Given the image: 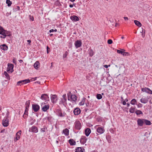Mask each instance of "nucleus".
Segmentation results:
<instances>
[{"label": "nucleus", "mask_w": 152, "mask_h": 152, "mask_svg": "<svg viewBox=\"0 0 152 152\" xmlns=\"http://www.w3.org/2000/svg\"><path fill=\"white\" fill-rule=\"evenodd\" d=\"M110 66V65H104V67L105 68H108V66Z\"/></svg>", "instance_id": "obj_57"}, {"label": "nucleus", "mask_w": 152, "mask_h": 152, "mask_svg": "<svg viewBox=\"0 0 152 152\" xmlns=\"http://www.w3.org/2000/svg\"><path fill=\"white\" fill-rule=\"evenodd\" d=\"M96 131L100 134L103 133L105 131V129L104 128L99 127L96 129Z\"/></svg>", "instance_id": "obj_16"}, {"label": "nucleus", "mask_w": 152, "mask_h": 152, "mask_svg": "<svg viewBox=\"0 0 152 152\" xmlns=\"http://www.w3.org/2000/svg\"><path fill=\"white\" fill-rule=\"evenodd\" d=\"M135 108L134 107H132L129 109V112L131 113H133L135 111Z\"/></svg>", "instance_id": "obj_41"}, {"label": "nucleus", "mask_w": 152, "mask_h": 152, "mask_svg": "<svg viewBox=\"0 0 152 152\" xmlns=\"http://www.w3.org/2000/svg\"><path fill=\"white\" fill-rule=\"evenodd\" d=\"M55 4L56 5L58 6H60L61 5V4L59 1L58 0H56L55 2Z\"/></svg>", "instance_id": "obj_39"}, {"label": "nucleus", "mask_w": 152, "mask_h": 152, "mask_svg": "<svg viewBox=\"0 0 152 152\" xmlns=\"http://www.w3.org/2000/svg\"><path fill=\"white\" fill-rule=\"evenodd\" d=\"M41 106L42 110L44 112L46 111L49 108V104L46 105V104L45 102H42L41 103Z\"/></svg>", "instance_id": "obj_1"}, {"label": "nucleus", "mask_w": 152, "mask_h": 152, "mask_svg": "<svg viewBox=\"0 0 152 152\" xmlns=\"http://www.w3.org/2000/svg\"><path fill=\"white\" fill-rule=\"evenodd\" d=\"M75 152H84V149L83 147H77L75 150Z\"/></svg>", "instance_id": "obj_21"}, {"label": "nucleus", "mask_w": 152, "mask_h": 152, "mask_svg": "<svg viewBox=\"0 0 152 152\" xmlns=\"http://www.w3.org/2000/svg\"><path fill=\"white\" fill-rule=\"evenodd\" d=\"M47 53L48 54L50 52V48H49V47L47 46Z\"/></svg>", "instance_id": "obj_51"}, {"label": "nucleus", "mask_w": 152, "mask_h": 152, "mask_svg": "<svg viewBox=\"0 0 152 152\" xmlns=\"http://www.w3.org/2000/svg\"><path fill=\"white\" fill-rule=\"evenodd\" d=\"M89 55L90 56L92 57L94 55V52L92 49H90L89 52Z\"/></svg>", "instance_id": "obj_44"}, {"label": "nucleus", "mask_w": 152, "mask_h": 152, "mask_svg": "<svg viewBox=\"0 0 152 152\" xmlns=\"http://www.w3.org/2000/svg\"><path fill=\"white\" fill-rule=\"evenodd\" d=\"M28 108L25 107V110L24 112V115H23V117L24 118H27V116L28 115Z\"/></svg>", "instance_id": "obj_23"}, {"label": "nucleus", "mask_w": 152, "mask_h": 152, "mask_svg": "<svg viewBox=\"0 0 152 152\" xmlns=\"http://www.w3.org/2000/svg\"><path fill=\"white\" fill-rule=\"evenodd\" d=\"M117 52L120 54H121L123 55L124 52L122 51L121 50H117Z\"/></svg>", "instance_id": "obj_50"}, {"label": "nucleus", "mask_w": 152, "mask_h": 152, "mask_svg": "<svg viewBox=\"0 0 152 152\" xmlns=\"http://www.w3.org/2000/svg\"><path fill=\"white\" fill-rule=\"evenodd\" d=\"M137 106L138 107H142V104L140 103L139 104H138L137 105Z\"/></svg>", "instance_id": "obj_61"}, {"label": "nucleus", "mask_w": 152, "mask_h": 152, "mask_svg": "<svg viewBox=\"0 0 152 152\" xmlns=\"http://www.w3.org/2000/svg\"><path fill=\"white\" fill-rule=\"evenodd\" d=\"M47 130V128L46 126H43V128H41L40 130V132H44L46 130Z\"/></svg>", "instance_id": "obj_36"}, {"label": "nucleus", "mask_w": 152, "mask_h": 152, "mask_svg": "<svg viewBox=\"0 0 152 152\" xmlns=\"http://www.w3.org/2000/svg\"><path fill=\"white\" fill-rule=\"evenodd\" d=\"M30 82V80L28 79H25L20 80L18 81L17 83V85L18 86H21L22 85L26 84L27 83H29Z\"/></svg>", "instance_id": "obj_4"}, {"label": "nucleus", "mask_w": 152, "mask_h": 152, "mask_svg": "<svg viewBox=\"0 0 152 152\" xmlns=\"http://www.w3.org/2000/svg\"><path fill=\"white\" fill-rule=\"evenodd\" d=\"M134 22L135 25L139 27H140L142 26L141 23L139 21L137 20H134Z\"/></svg>", "instance_id": "obj_32"}, {"label": "nucleus", "mask_w": 152, "mask_h": 152, "mask_svg": "<svg viewBox=\"0 0 152 152\" xmlns=\"http://www.w3.org/2000/svg\"><path fill=\"white\" fill-rule=\"evenodd\" d=\"M96 98L98 99H100L102 98V96L100 94H97L96 96Z\"/></svg>", "instance_id": "obj_43"}, {"label": "nucleus", "mask_w": 152, "mask_h": 152, "mask_svg": "<svg viewBox=\"0 0 152 152\" xmlns=\"http://www.w3.org/2000/svg\"><path fill=\"white\" fill-rule=\"evenodd\" d=\"M40 63L38 61H37L34 64V67L36 69H37L40 66Z\"/></svg>", "instance_id": "obj_29"}, {"label": "nucleus", "mask_w": 152, "mask_h": 152, "mask_svg": "<svg viewBox=\"0 0 152 152\" xmlns=\"http://www.w3.org/2000/svg\"><path fill=\"white\" fill-rule=\"evenodd\" d=\"M29 17L30 20H31L32 21H34V18L33 16H31V15H29Z\"/></svg>", "instance_id": "obj_48"}, {"label": "nucleus", "mask_w": 152, "mask_h": 152, "mask_svg": "<svg viewBox=\"0 0 152 152\" xmlns=\"http://www.w3.org/2000/svg\"><path fill=\"white\" fill-rule=\"evenodd\" d=\"M1 49L4 50H7L8 49V46L5 44H3L0 46Z\"/></svg>", "instance_id": "obj_25"}, {"label": "nucleus", "mask_w": 152, "mask_h": 152, "mask_svg": "<svg viewBox=\"0 0 152 152\" xmlns=\"http://www.w3.org/2000/svg\"><path fill=\"white\" fill-rule=\"evenodd\" d=\"M30 100H28L26 102L25 104V107H27V108H29L30 104Z\"/></svg>", "instance_id": "obj_37"}, {"label": "nucleus", "mask_w": 152, "mask_h": 152, "mask_svg": "<svg viewBox=\"0 0 152 152\" xmlns=\"http://www.w3.org/2000/svg\"><path fill=\"white\" fill-rule=\"evenodd\" d=\"M141 91L143 92H145L148 94H152V91L148 88L147 87L142 88Z\"/></svg>", "instance_id": "obj_8"}, {"label": "nucleus", "mask_w": 152, "mask_h": 152, "mask_svg": "<svg viewBox=\"0 0 152 152\" xmlns=\"http://www.w3.org/2000/svg\"><path fill=\"white\" fill-rule=\"evenodd\" d=\"M144 123L146 125H150L151 124V121L148 120L144 119Z\"/></svg>", "instance_id": "obj_30"}, {"label": "nucleus", "mask_w": 152, "mask_h": 152, "mask_svg": "<svg viewBox=\"0 0 152 152\" xmlns=\"http://www.w3.org/2000/svg\"><path fill=\"white\" fill-rule=\"evenodd\" d=\"M63 99H61V102L62 103H64L66 101V94H64L63 95Z\"/></svg>", "instance_id": "obj_31"}, {"label": "nucleus", "mask_w": 152, "mask_h": 152, "mask_svg": "<svg viewBox=\"0 0 152 152\" xmlns=\"http://www.w3.org/2000/svg\"><path fill=\"white\" fill-rule=\"evenodd\" d=\"M31 121H32L30 123V124L31 125H32L36 121V120L35 119H33V118H32L31 119Z\"/></svg>", "instance_id": "obj_46"}, {"label": "nucleus", "mask_w": 152, "mask_h": 152, "mask_svg": "<svg viewBox=\"0 0 152 152\" xmlns=\"http://www.w3.org/2000/svg\"><path fill=\"white\" fill-rule=\"evenodd\" d=\"M75 4H70L69 5V6L70 7L72 8L73 7V6H75Z\"/></svg>", "instance_id": "obj_55"}, {"label": "nucleus", "mask_w": 152, "mask_h": 152, "mask_svg": "<svg viewBox=\"0 0 152 152\" xmlns=\"http://www.w3.org/2000/svg\"><path fill=\"white\" fill-rule=\"evenodd\" d=\"M27 41L28 42V44H29V45H30V43L31 42V41L30 40H27Z\"/></svg>", "instance_id": "obj_59"}, {"label": "nucleus", "mask_w": 152, "mask_h": 152, "mask_svg": "<svg viewBox=\"0 0 152 152\" xmlns=\"http://www.w3.org/2000/svg\"><path fill=\"white\" fill-rule=\"evenodd\" d=\"M82 45L81 40H78L76 41L75 43V45L76 48H77L80 47Z\"/></svg>", "instance_id": "obj_11"}, {"label": "nucleus", "mask_w": 152, "mask_h": 152, "mask_svg": "<svg viewBox=\"0 0 152 152\" xmlns=\"http://www.w3.org/2000/svg\"><path fill=\"white\" fill-rule=\"evenodd\" d=\"M68 54V53L67 51H66L65 52V53L63 55V58H65L66 57Z\"/></svg>", "instance_id": "obj_45"}, {"label": "nucleus", "mask_w": 152, "mask_h": 152, "mask_svg": "<svg viewBox=\"0 0 152 152\" xmlns=\"http://www.w3.org/2000/svg\"><path fill=\"white\" fill-rule=\"evenodd\" d=\"M0 37L1 38L5 39L6 38V36L4 35H2V36H1Z\"/></svg>", "instance_id": "obj_56"}, {"label": "nucleus", "mask_w": 152, "mask_h": 152, "mask_svg": "<svg viewBox=\"0 0 152 152\" xmlns=\"http://www.w3.org/2000/svg\"><path fill=\"white\" fill-rule=\"evenodd\" d=\"M110 131L112 133H114V130L113 129H110Z\"/></svg>", "instance_id": "obj_62"}, {"label": "nucleus", "mask_w": 152, "mask_h": 152, "mask_svg": "<svg viewBox=\"0 0 152 152\" xmlns=\"http://www.w3.org/2000/svg\"><path fill=\"white\" fill-rule=\"evenodd\" d=\"M135 113L137 115H139L140 114H143L142 112L140 110H137Z\"/></svg>", "instance_id": "obj_38"}, {"label": "nucleus", "mask_w": 152, "mask_h": 152, "mask_svg": "<svg viewBox=\"0 0 152 152\" xmlns=\"http://www.w3.org/2000/svg\"><path fill=\"white\" fill-rule=\"evenodd\" d=\"M6 3L7 4L8 7H10L12 4V1H10V0H6Z\"/></svg>", "instance_id": "obj_40"}, {"label": "nucleus", "mask_w": 152, "mask_h": 152, "mask_svg": "<svg viewBox=\"0 0 152 152\" xmlns=\"http://www.w3.org/2000/svg\"><path fill=\"white\" fill-rule=\"evenodd\" d=\"M8 115H7L5 119H4L2 121L3 125L5 127H7L9 125V120L8 119Z\"/></svg>", "instance_id": "obj_7"}, {"label": "nucleus", "mask_w": 152, "mask_h": 152, "mask_svg": "<svg viewBox=\"0 0 152 152\" xmlns=\"http://www.w3.org/2000/svg\"><path fill=\"white\" fill-rule=\"evenodd\" d=\"M40 98L43 100H45L46 101H49V98L47 94H43L41 96Z\"/></svg>", "instance_id": "obj_9"}, {"label": "nucleus", "mask_w": 152, "mask_h": 152, "mask_svg": "<svg viewBox=\"0 0 152 152\" xmlns=\"http://www.w3.org/2000/svg\"><path fill=\"white\" fill-rule=\"evenodd\" d=\"M70 18L72 21L75 22L78 21L79 20V17L76 15L72 16Z\"/></svg>", "instance_id": "obj_18"}, {"label": "nucleus", "mask_w": 152, "mask_h": 152, "mask_svg": "<svg viewBox=\"0 0 152 152\" xmlns=\"http://www.w3.org/2000/svg\"><path fill=\"white\" fill-rule=\"evenodd\" d=\"M87 140V137L85 136H82L80 140V143L82 144H85Z\"/></svg>", "instance_id": "obj_14"}, {"label": "nucleus", "mask_w": 152, "mask_h": 152, "mask_svg": "<svg viewBox=\"0 0 152 152\" xmlns=\"http://www.w3.org/2000/svg\"><path fill=\"white\" fill-rule=\"evenodd\" d=\"M91 132V129L89 128H87L85 129V134L87 137L89 135Z\"/></svg>", "instance_id": "obj_19"}, {"label": "nucleus", "mask_w": 152, "mask_h": 152, "mask_svg": "<svg viewBox=\"0 0 152 152\" xmlns=\"http://www.w3.org/2000/svg\"><path fill=\"white\" fill-rule=\"evenodd\" d=\"M86 99V98H85V97L83 98L82 101L80 102L79 104L80 105H83L85 104V102Z\"/></svg>", "instance_id": "obj_34"}, {"label": "nucleus", "mask_w": 152, "mask_h": 152, "mask_svg": "<svg viewBox=\"0 0 152 152\" xmlns=\"http://www.w3.org/2000/svg\"><path fill=\"white\" fill-rule=\"evenodd\" d=\"M14 65L12 64L8 63V67L7 69V71L8 73H12L13 71V68Z\"/></svg>", "instance_id": "obj_2"}, {"label": "nucleus", "mask_w": 152, "mask_h": 152, "mask_svg": "<svg viewBox=\"0 0 152 152\" xmlns=\"http://www.w3.org/2000/svg\"><path fill=\"white\" fill-rule=\"evenodd\" d=\"M144 119H138L137 120V123L138 126H142L144 123Z\"/></svg>", "instance_id": "obj_15"}, {"label": "nucleus", "mask_w": 152, "mask_h": 152, "mask_svg": "<svg viewBox=\"0 0 152 152\" xmlns=\"http://www.w3.org/2000/svg\"><path fill=\"white\" fill-rule=\"evenodd\" d=\"M67 95L68 100H71L74 102H75L77 100V97L74 94L71 95L70 96L68 94Z\"/></svg>", "instance_id": "obj_6"}, {"label": "nucleus", "mask_w": 152, "mask_h": 152, "mask_svg": "<svg viewBox=\"0 0 152 152\" xmlns=\"http://www.w3.org/2000/svg\"><path fill=\"white\" fill-rule=\"evenodd\" d=\"M86 106L88 107L89 106L90 107V106L89 105V102H88L87 103H86Z\"/></svg>", "instance_id": "obj_54"}, {"label": "nucleus", "mask_w": 152, "mask_h": 152, "mask_svg": "<svg viewBox=\"0 0 152 152\" xmlns=\"http://www.w3.org/2000/svg\"><path fill=\"white\" fill-rule=\"evenodd\" d=\"M40 108V106L38 104L35 103L32 104V109L34 112H37L38 111Z\"/></svg>", "instance_id": "obj_3"}, {"label": "nucleus", "mask_w": 152, "mask_h": 152, "mask_svg": "<svg viewBox=\"0 0 152 152\" xmlns=\"http://www.w3.org/2000/svg\"><path fill=\"white\" fill-rule=\"evenodd\" d=\"M106 139L109 143L111 142V136L109 134L106 136Z\"/></svg>", "instance_id": "obj_28"}, {"label": "nucleus", "mask_w": 152, "mask_h": 152, "mask_svg": "<svg viewBox=\"0 0 152 152\" xmlns=\"http://www.w3.org/2000/svg\"><path fill=\"white\" fill-rule=\"evenodd\" d=\"M16 9L17 10H20V7L18 6H17L16 7Z\"/></svg>", "instance_id": "obj_60"}, {"label": "nucleus", "mask_w": 152, "mask_h": 152, "mask_svg": "<svg viewBox=\"0 0 152 152\" xmlns=\"http://www.w3.org/2000/svg\"><path fill=\"white\" fill-rule=\"evenodd\" d=\"M124 56H128L130 55L129 53L128 52H124L123 55Z\"/></svg>", "instance_id": "obj_47"}, {"label": "nucleus", "mask_w": 152, "mask_h": 152, "mask_svg": "<svg viewBox=\"0 0 152 152\" xmlns=\"http://www.w3.org/2000/svg\"><path fill=\"white\" fill-rule=\"evenodd\" d=\"M38 129L36 126H33L31 128H30L29 131L36 133L38 132Z\"/></svg>", "instance_id": "obj_13"}, {"label": "nucleus", "mask_w": 152, "mask_h": 152, "mask_svg": "<svg viewBox=\"0 0 152 152\" xmlns=\"http://www.w3.org/2000/svg\"><path fill=\"white\" fill-rule=\"evenodd\" d=\"M130 103L131 104L133 105L137 104V101L136 99H134L132 100L130 102Z\"/></svg>", "instance_id": "obj_33"}, {"label": "nucleus", "mask_w": 152, "mask_h": 152, "mask_svg": "<svg viewBox=\"0 0 152 152\" xmlns=\"http://www.w3.org/2000/svg\"><path fill=\"white\" fill-rule=\"evenodd\" d=\"M4 35L6 36V37L7 36L10 37L12 35L10 32L5 30L4 31V33H3V35Z\"/></svg>", "instance_id": "obj_22"}, {"label": "nucleus", "mask_w": 152, "mask_h": 152, "mask_svg": "<svg viewBox=\"0 0 152 152\" xmlns=\"http://www.w3.org/2000/svg\"><path fill=\"white\" fill-rule=\"evenodd\" d=\"M124 100V99L123 97L122 96H121V102H122V101H123Z\"/></svg>", "instance_id": "obj_64"}, {"label": "nucleus", "mask_w": 152, "mask_h": 152, "mask_svg": "<svg viewBox=\"0 0 152 152\" xmlns=\"http://www.w3.org/2000/svg\"><path fill=\"white\" fill-rule=\"evenodd\" d=\"M148 98L146 97L145 98H142L140 99V101L141 103L145 104L148 102Z\"/></svg>", "instance_id": "obj_24"}, {"label": "nucleus", "mask_w": 152, "mask_h": 152, "mask_svg": "<svg viewBox=\"0 0 152 152\" xmlns=\"http://www.w3.org/2000/svg\"><path fill=\"white\" fill-rule=\"evenodd\" d=\"M4 30H5L3 29V27L0 26V34L3 35Z\"/></svg>", "instance_id": "obj_42"}, {"label": "nucleus", "mask_w": 152, "mask_h": 152, "mask_svg": "<svg viewBox=\"0 0 152 152\" xmlns=\"http://www.w3.org/2000/svg\"><path fill=\"white\" fill-rule=\"evenodd\" d=\"M74 128L75 129L80 130L81 129V124L79 121H76L74 123Z\"/></svg>", "instance_id": "obj_5"}, {"label": "nucleus", "mask_w": 152, "mask_h": 152, "mask_svg": "<svg viewBox=\"0 0 152 152\" xmlns=\"http://www.w3.org/2000/svg\"><path fill=\"white\" fill-rule=\"evenodd\" d=\"M57 114L59 116L61 117H63L64 115H63L62 112L61 110V109H58L56 110Z\"/></svg>", "instance_id": "obj_20"}, {"label": "nucleus", "mask_w": 152, "mask_h": 152, "mask_svg": "<svg viewBox=\"0 0 152 152\" xmlns=\"http://www.w3.org/2000/svg\"><path fill=\"white\" fill-rule=\"evenodd\" d=\"M69 130L67 128H66L63 130V132L66 136L69 135Z\"/></svg>", "instance_id": "obj_26"}, {"label": "nucleus", "mask_w": 152, "mask_h": 152, "mask_svg": "<svg viewBox=\"0 0 152 152\" xmlns=\"http://www.w3.org/2000/svg\"><path fill=\"white\" fill-rule=\"evenodd\" d=\"M69 142L71 145H74L76 144V142L72 139L69 140Z\"/></svg>", "instance_id": "obj_27"}, {"label": "nucleus", "mask_w": 152, "mask_h": 152, "mask_svg": "<svg viewBox=\"0 0 152 152\" xmlns=\"http://www.w3.org/2000/svg\"><path fill=\"white\" fill-rule=\"evenodd\" d=\"M81 110L80 109L78 108H75L73 111V113L75 115H78L80 114Z\"/></svg>", "instance_id": "obj_17"}, {"label": "nucleus", "mask_w": 152, "mask_h": 152, "mask_svg": "<svg viewBox=\"0 0 152 152\" xmlns=\"http://www.w3.org/2000/svg\"><path fill=\"white\" fill-rule=\"evenodd\" d=\"M37 77H35L34 78H32L31 79V81H35L36 80Z\"/></svg>", "instance_id": "obj_53"}, {"label": "nucleus", "mask_w": 152, "mask_h": 152, "mask_svg": "<svg viewBox=\"0 0 152 152\" xmlns=\"http://www.w3.org/2000/svg\"><path fill=\"white\" fill-rule=\"evenodd\" d=\"M51 100L52 102L53 103H56L57 100V96L56 95L51 94Z\"/></svg>", "instance_id": "obj_10"}, {"label": "nucleus", "mask_w": 152, "mask_h": 152, "mask_svg": "<svg viewBox=\"0 0 152 152\" xmlns=\"http://www.w3.org/2000/svg\"><path fill=\"white\" fill-rule=\"evenodd\" d=\"M113 43V41L111 39H109L107 40V43L109 44H111Z\"/></svg>", "instance_id": "obj_49"}, {"label": "nucleus", "mask_w": 152, "mask_h": 152, "mask_svg": "<svg viewBox=\"0 0 152 152\" xmlns=\"http://www.w3.org/2000/svg\"><path fill=\"white\" fill-rule=\"evenodd\" d=\"M21 131L19 130L16 134L15 137L14 138V140L15 142L18 140L20 138V135L21 134Z\"/></svg>", "instance_id": "obj_12"}, {"label": "nucleus", "mask_w": 152, "mask_h": 152, "mask_svg": "<svg viewBox=\"0 0 152 152\" xmlns=\"http://www.w3.org/2000/svg\"><path fill=\"white\" fill-rule=\"evenodd\" d=\"M4 74L5 75L6 77L7 80H10V76L7 73V72L6 71H4Z\"/></svg>", "instance_id": "obj_35"}, {"label": "nucleus", "mask_w": 152, "mask_h": 152, "mask_svg": "<svg viewBox=\"0 0 152 152\" xmlns=\"http://www.w3.org/2000/svg\"><path fill=\"white\" fill-rule=\"evenodd\" d=\"M122 104L123 105H125L126 104V102L125 101H124V100L123 101H122Z\"/></svg>", "instance_id": "obj_58"}, {"label": "nucleus", "mask_w": 152, "mask_h": 152, "mask_svg": "<svg viewBox=\"0 0 152 152\" xmlns=\"http://www.w3.org/2000/svg\"><path fill=\"white\" fill-rule=\"evenodd\" d=\"M45 119L48 120V121H50L51 119V118L49 117H46L45 118Z\"/></svg>", "instance_id": "obj_52"}, {"label": "nucleus", "mask_w": 152, "mask_h": 152, "mask_svg": "<svg viewBox=\"0 0 152 152\" xmlns=\"http://www.w3.org/2000/svg\"><path fill=\"white\" fill-rule=\"evenodd\" d=\"M124 19L125 20H128V18L127 17H124Z\"/></svg>", "instance_id": "obj_63"}]
</instances>
